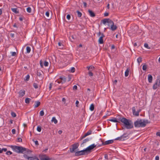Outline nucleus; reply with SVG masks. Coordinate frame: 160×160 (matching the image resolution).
<instances>
[{"label":"nucleus","mask_w":160,"mask_h":160,"mask_svg":"<svg viewBox=\"0 0 160 160\" xmlns=\"http://www.w3.org/2000/svg\"><path fill=\"white\" fill-rule=\"evenodd\" d=\"M11 147L14 151L18 153H29L31 152V151L28 149H27L25 148H23L21 146H13L12 145Z\"/></svg>","instance_id":"f257e3e1"},{"label":"nucleus","mask_w":160,"mask_h":160,"mask_svg":"<svg viewBox=\"0 0 160 160\" xmlns=\"http://www.w3.org/2000/svg\"><path fill=\"white\" fill-rule=\"evenodd\" d=\"M118 120L123 123L125 127L127 129H130L133 128V124L131 121L123 117H120Z\"/></svg>","instance_id":"f03ea898"},{"label":"nucleus","mask_w":160,"mask_h":160,"mask_svg":"<svg viewBox=\"0 0 160 160\" xmlns=\"http://www.w3.org/2000/svg\"><path fill=\"white\" fill-rule=\"evenodd\" d=\"M149 123L147 120L138 119L134 122V125L136 128L144 127Z\"/></svg>","instance_id":"7ed1b4c3"},{"label":"nucleus","mask_w":160,"mask_h":160,"mask_svg":"<svg viewBox=\"0 0 160 160\" xmlns=\"http://www.w3.org/2000/svg\"><path fill=\"white\" fill-rule=\"evenodd\" d=\"M128 138V135L126 133H124L120 137L115 138V140H119V141H124L126 140Z\"/></svg>","instance_id":"20e7f679"},{"label":"nucleus","mask_w":160,"mask_h":160,"mask_svg":"<svg viewBox=\"0 0 160 160\" xmlns=\"http://www.w3.org/2000/svg\"><path fill=\"white\" fill-rule=\"evenodd\" d=\"M87 155H88L85 149L81 151H77L75 153V156H79Z\"/></svg>","instance_id":"39448f33"},{"label":"nucleus","mask_w":160,"mask_h":160,"mask_svg":"<svg viewBox=\"0 0 160 160\" xmlns=\"http://www.w3.org/2000/svg\"><path fill=\"white\" fill-rule=\"evenodd\" d=\"M79 146L78 143H76L72 145V147L69 148L71 152L73 153L75 152V150L78 148Z\"/></svg>","instance_id":"423d86ee"},{"label":"nucleus","mask_w":160,"mask_h":160,"mask_svg":"<svg viewBox=\"0 0 160 160\" xmlns=\"http://www.w3.org/2000/svg\"><path fill=\"white\" fill-rule=\"evenodd\" d=\"M96 146V145H95L94 144H93L85 148V149L87 153V154H88V153H90L91 152V150L93 149Z\"/></svg>","instance_id":"0eeeda50"},{"label":"nucleus","mask_w":160,"mask_h":160,"mask_svg":"<svg viewBox=\"0 0 160 160\" xmlns=\"http://www.w3.org/2000/svg\"><path fill=\"white\" fill-rule=\"evenodd\" d=\"M23 157L28 160H39L38 158L35 156L29 157L26 154L23 155Z\"/></svg>","instance_id":"6e6552de"},{"label":"nucleus","mask_w":160,"mask_h":160,"mask_svg":"<svg viewBox=\"0 0 160 160\" xmlns=\"http://www.w3.org/2000/svg\"><path fill=\"white\" fill-rule=\"evenodd\" d=\"M160 85V80L159 79H157L155 83L153 85V88L154 90L156 89Z\"/></svg>","instance_id":"1a4fd4ad"},{"label":"nucleus","mask_w":160,"mask_h":160,"mask_svg":"<svg viewBox=\"0 0 160 160\" xmlns=\"http://www.w3.org/2000/svg\"><path fill=\"white\" fill-rule=\"evenodd\" d=\"M59 79L61 80V82H59L58 80H56L55 82L58 83H61L62 84H63L65 83L66 81V79L64 76L60 77Z\"/></svg>","instance_id":"9d476101"},{"label":"nucleus","mask_w":160,"mask_h":160,"mask_svg":"<svg viewBox=\"0 0 160 160\" xmlns=\"http://www.w3.org/2000/svg\"><path fill=\"white\" fill-rule=\"evenodd\" d=\"M113 141H114L113 140H108L104 142H103L102 141V145H106L110 144L113 143Z\"/></svg>","instance_id":"9b49d317"},{"label":"nucleus","mask_w":160,"mask_h":160,"mask_svg":"<svg viewBox=\"0 0 160 160\" xmlns=\"http://www.w3.org/2000/svg\"><path fill=\"white\" fill-rule=\"evenodd\" d=\"M132 111L133 114L134 115L137 116H139V113L138 112V111H136L135 108V107H133L132 108Z\"/></svg>","instance_id":"f8f14e48"},{"label":"nucleus","mask_w":160,"mask_h":160,"mask_svg":"<svg viewBox=\"0 0 160 160\" xmlns=\"http://www.w3.org/2000/svg\"><path fill=\"white\" fill-rule=\"evenodd\" d=\"M88 12H89V15L91 17H93L95 16V14L92 10L89 9L88 10Z\"/></svg>","instance_id":"ddd939ff"},{"label":"nucleus","mask_w":160,"mask_h":160,"mask_svg":"<svg viewBox=\"0 0 160 160\" xmlns=\"http://www.w3.org/2000/svg\"><path fill=\"white\" fill-rule=\"evenodd\" d=\"M117 28V27L116 25H114V24H113L111 26L110 29L112 31H114L116 30Z\"/></svg>","instance_id":"4468645a"},{"label":"nucleus","mask_w":160,"mask_h":160,"mask_svg":"<svg viewBox=\"0 0 160 160\" xmlns=\"http://www.w3.org/2000/svg\"><path fill=\"white\" fill-rule=\"evenodd\" d=\"M148 76L149 82L150 83L152 82V76L150 74H148Z\"/></svg>","instance_id":"2eb2a0df"},{"label":"nucleus","mask_w":160,"mask_h":160,"mask_svg":"<svg viewBox=\"0 0 160 160\" xmlns=\"http://www.w3.org/2000/svg\"><path fill=\"white\" fill-rule=\"evenodd\" d=\"M40 105V102L39 101L35 102V104L34 105V108H36L39 106Z\"/></svg>","instance_id":"dca6fc26"},{"label":"nucleus","mask_w":160,"mask_h":160,"mask_svg":"<svg viewBox=\"0 0 160 160\" xmlns=\"http://www.w3.org/2000/svg\"><path fill=\"white\" fill-rule=\"evenodd\" d=\"M129 71L130 69L128 68H127L125 72V76L126 77H127L128 76Z\"/></svg>","instance_id":"f3484780"},{"label":"nucleus","mask_w":160,"mask_h":160,"mask_svg":"<svg viewBox=\"0 0 160 160\" xmlns=\"http://www.w3.org/2000/svg\"><path fill=\"white\" fill-rule=\"evenodd\" d=\"M25 91L21 90L19 92V95L20 97H22L25 95Z\"/></svg>","instance_id":"a211bd4d"},{"label":"nucleus","mask_w":160,"mask_h":160,"mask_svg":"<svg viewBox=\"0 0 160 160\" xmlns=\"http://www.w3.org/2000/svg\"><path fill=\"white\" fill-rule=\"evenodd\" d=\"M98 42L100 44H102L103 43V38L102 37H100L99 40H98Z\"/></svg>","instance_id":"6ab92c4d"},{"label":"nucleus","mask_w":160,"mask_h":160,"mask_svg":"<svg viewBox=\"0 0 160 160\" xmlns=\"http://www.w3.org/2000/svg\"><path fill=\"white\" fill-rule=\"evenodd\" d=\"M108 120L115 122H118V121L117 120V119L115 118H113L112 119H109Z\"/></svg>","instance_id":"aec40b11"},{"label":"nucleus","mask_w":160,"mask_h":160,"mask_svg":"<svg viewBox=\"0 0 160 160\" xmlns=\"http://www.w3.org/2000/svg\"><path fill=\"white\" fill-rule=\"evenodd\" d=\"M11 10L13 12L16 14L18 13L19 12L17 10V8H12Z\"/></svg>","instance_id":"412c9836"},{"label":"nucleus","mask_w":160,"mask_h":160,"mask_svg":"<svg viewBox=\"0 0 160 160\" xmlns=\"http://www.w3.org/2000/svg\"><path fill=\"white\" fill-rule=\"evenodd\" d=\"M52 122H53L55 124H56L58 122V120L56 119L55 117H52L51 120Z\"/></svg>","instance_id":"4be33fe9"},{"label":"nucleus","mask_w":160,"mask_h":160,"mask_svg":"<svg viewBox=\"0 0 160 160\" xmlns=\"http://www.w3.org/2000/svg\"><path fill=\"white\" fill-rule=\"evenodd\" d=\"M89 109L91 111H93L94 110V106L93 104H92L91 105Z\"/></svg>","instance_id":"5701e85b"},{"label":"nucleus","mask_w":160,"mask_h":160,"mask_svg":"<svg viewBox=\"0 0 160 160\" xmlns=\"http://www.w3.org/2000/svg\"><path fill=\"white\" fill-rule=\"evenodd\" d=\"M109 20V18L105 19L102 21V23L105 24L106 23H108V20Z\"/></svg>","instance_id":"b1692460"},{"label":"nucleus","mask_w":160,"mask_h":160,"mask_svg":"<svg viewBox=\"0 0 160 160\" xmlns=\"http://www.w3.org/2000/svg\"><path fill=\"white\" fill-rule=\"evenodd\" d=\"M90 140V139L89 138H87L85 139H84L83 140L82 143L81 144V146L83 144L86 143L88 141Z\"/></svg>","instance_id":"393cba45"},{"label":"nucleus","mask_w":160,"mask_h":160,"mask_svg":"<svg viewBox=\"0 0 160 160\" xmlns=\"http://www.w3.org/2000/svg\"><path fill=\"white\" fill-rule=\"evenodd\" d=\"M30 100H31V99L30 98H26L25 100V103L27 104L29 103Z\"/></svg>","instance_id":"a878e982"},{"label":"nucleus","mask_w":160,"mask_h":160,"mask_svg":"<svg viewBox=\"0 0 160 160\" xmlns=\"http://www.w3.org/2000/svg\"><path fill=\"white\" fill-rule=\"evenodd\" d=\"M69 39L71 42H72L75 39L74 37V35H71L69 37Z\"/></svg>","instance_id":"bb28decb"},{"label":"nucleus","mask_w":160,"mask_h":160,"mask_svg":"<svg viewBox=\"0 0 160 160\" xmlns=\"http://www.w3.org/2000/svg\"><path fill=\"white\" fill-rule=\"evenodd\" d=\"M108 22L109 24L108 26L110 25V26L112 25L113 24H114L113 22L111 20L109 19V20H108Z\"/></svg>","instance_id":"cd10ccee"},{"label":"nucleus","mask_w":160,"mask_h":160,"mask_svg":"<svg viewBox=\"0 0 160 160\" xmlns=\"http://www.w3.org/2000/svg\"><path fill=\"white\" fill-rule=\"evenodd\" d=\"M92 131L89 130L87 133H85V135H86L87 136L89 135L92 134Z\"/></svg>","instance_id":"c85d7f7f"},{"label":"nucleus","mask_w":160,"mask_h":160,"mask_svg":"<svg viewBox=\"0 0 160 160\" xmlns=\"http://www.w3.org/2000/svg\"><path fill=\"white\" fill-rule=\"evenodd\" d=\"M31 48L28 46H27L26 48L27 52L29 53L31 51Z\"/></svg>","instance_id":"c756f323"},{"label":"nucleus","mask_w":160,"mask_h":160,"mask_svg":"<svg viewBox=\"0 0 160 160\" xmlns=\"http://www.w3.org/2000/svg\"><path fill=\"white\" fill-rule=\"evenodd\" d=\"M77 13L78 16V17H80L82 16V13L79 12V11H77Z\"/></svg>","instance_id":"7c9ffc66"},{"label":"nucleus","mask_w":160,"mask_h":160,"mask_svg":"<svg viewBox=\"0 0 160 160\" xmlns=\"http://www.w3.org/2000/svg\"><path fill=\"white\" fill-rule=\"evenodd\" d=\"M33 86L35 89H37L38 88V85L37 83H34Z\"/></svg>","instance_id":"2f4dec72"},{"label":"nucleus","mask_w":160,"mask_h":160,"mask_svg":"<svg viewBox=\"0 0 160 160\" xmlns=\"http://www.w3.org/2000/svg\"><path fill=\"white\" fill-rule=\"evenodd\" d=\"M137 60L139 64L142 61V58L140 57H139L137 59Z\"/></svg>","instance_id":"473e14b6"},{"label":"nucleus","mask_w":160,"mask_h":160,"mask_svg":"<svg viewBox=\"0 0 160 160\" xmlns=\"http://www.w3.org/2000/svg\"><path fill=\"white\" fill-rule=\"evenodd\" d=\"M144 46L146 48L148 49H150V47L148 46V44L147 43H145L144 44Z\"/></svg>","instance_id":"72a5a7b5"},{"label":"nucleus","mask_w":160,"mask_h":160,"mask_svg":"<svg viewBox=\"0 0 160 160\" xmlns=\"http://www.w3.org/2000/svg\"><path fill=\"white\" fill-rule=\"evenodd\" d=\"M27 11L28 12L30 13L31 11V8L30 7H28L27 9Z\"/></svg>","instance_id":"f704fd0d"},{"label":"nucleus","mask_w":160,"mask_h":160,"mask_svg":"<svg viewBox=\"0 0 160 160\" xmlns=\"http://www.w3.org/2000/svg\"><path fill=\"white\" fill-rule=\"evenodd\" d=\"M37 130L39 132H40L41 131V127L40 126H38L37 128Z\"/></svg>","instance_id":"c9c22d12"},{"label":"nucleus","mask_w":160,"mask_h":160,"mask_svg":"<svg viewBox=\"0 0 160 160\" xmlns=\"http://www.w3.org/2000/svg\"><path fill=\"white\" fill-rule=\"evenodd\" d=\"M48 64H49V63L48 62H47L46 61H45L44 62V65L45 66L47 67V66H48Z\"/></svg>","instance_id":"e433bc0d"},{"label":"nucleus","mask_w":160,"mask_h":160,"mask_svg":"<svg viewBox=\"0 0 160 160\" xmlns=\"http://www.w3.org/2000/svg\"><path fill=\"white\" fill-rule=\"evenodd\" d=\"M147 68V65L145 64L142 67V69L143 70L145 71L146 70Z\"/></svg>","instance_id":"4c0bfd02"},{"label":"nucleus","mask_w":160,"mask_h":160,"mask_svg":"<svg viewBox=\"0 0 160 160\" xmlns=\"http://www.w3.org/2000/svg\"><path fill=\"white\" fill-rule=\"evenodd\" d=\"M12 154V152L10 151H8L6 153V154L8 155H10Z\"/></svg>","instance_id":"58836bf2"},{"label":"nucleus","mask_w":160,"mask_h":160,"mask_svg":"<svg viewBox=\"0 0 160 160\" xmlns=\"http://www.w3.org/2000/svg\"><path fill=\"white\" fill-rule=\"evenodd\" d=\"M11 115L13 117H14V118L16 116V113L13 112H11Z\"/></svg>","instance_id":"ea45409f"},{"label":"nucleus","mask_w":160,"mask_h":160,"mask_svg":"<svg viewBox=\"0 0 160 160\" xmlns=\"http://www.w3.org/2000/svg\"><path fill=\"white\" fill-rule=\"evenodd\" d=\"M44 112L43 110H42L40 111V114L41 116H43L44 115Z\"/></svg>","instance_id":"a19ab883"},{"label":"nucleus","mask_w":160,"mask_h":160,"mask_svg":"<svg viewBox=\"0 0 160 160\" xmlns=\"http://www.w3.org/2000/svg\"><path fill=\"white\" fill-rule=\"evenodd\" d=\"M30 76L29 74H28L26 77V79H25L26 81H28L29 79Z\"/></svg>","instance_id":"79ce46f5"},{"label":"nucleus","mask_w":160,"mask_h":160,"mask_svg":"<svg viewBox=\"0 0 160 160\" xmlns=\"http://www.w3.org/2000/svg\"><path fill=\"white\" fill-rule=\"evenodd\" d=\"M40 160H50V159L48 158H41Z\"/></svg>","instance_id":"37998d69"},{"label":"nucleus","mask_w":160,"mask_h":160,"mask_svg":"<svg viewBox=\"0 0 160 160\" xmlns=\"http://www.w3.org/2000/svg\"><path fill=\"white\" fill-rule=\"evenodd\" d=\"M86 137H87V136L86 135H85V134L84 135H83L81 137H80V140H82L84 138H85Z\"/></svg>","instance_id":"c03bdc74"},{"label":"nucleus","mask_w":160,"mask_h":160,"mask_svg":"<svg viewBox=\"0 0 160 160\" xmlns=\"http://www.w3.org/2000/svg\"><path fill=\"white\" fill-rule=\"evenodd\" d=\"M71 72H75V68L74 67H72L71 68Z\"/></svg>","instance_id":"a18cd8bd"},{"label":"nucleus","mask_w":160,"mask_h":160,"mask_svg":"<svg viewBox=\"0 0 160 160\" xmlns=\"http://www.w3.org/2000/svg\"><path fill=\"white\" fill-rule=\"evenodd\" d=\"M88 74L90 76H92L93 75V73L91 71H89Z\"/></svg>","instance_id":"49530a36"},{"label":"nucleus","mask_w":160,"mask_h":160,"mask_svg":"<svg viewBox=\"0 0 160 160\" xmlns=\"http://www.w3.org/2000/svg\"><path fill=\"white\" fill-rule=\"evenodd\" d=\"M45 15L47 17H49V12L48 11L46 12L45 13Z\"/></svg>","instance_id":"de8ad7c7"},{"label":"nucleus","mask_w":160,"mask_h":160,"mask_svg":"<svg viewBox=\"0 0 160 160\" xmlns=\"http://www.w3.org/2000/svg\"><path fill=\"white\" fill-rule=\"evenodd\" d=\"M11 53H12V56H15L16 54V52H11Z\"/></svg>","instance_id":"09e8293b"},{"label":"nucleus","mask_w":160,"mask_h":160,"mask_svg":"<svg viewBox=\"0 0 160 160\" xmlns=\"http://www.w3.org/2000/svg\"><path fill=\"white\" fill-rule=\"evenodd\" d=\"M67 18L68 20H70L71 18L70 15L69 14L67 15Z\"/></svg>","instance_id":"8fccbe9b"},{"label":"nucleus","mask_w":160,"mask_h":160,"mask_svg":"<svg viewBox=\"0 0 160 160\" xmlns=\"http://www.w3.org/2000/svg\"><path fill=\"white\" fill-rule=\"evenodd\" d=\"M12 133L13 134H15L16 130L14 129H13L12 130Z\"/></svg>","instance_id":"3c124183"},{"label":"nucleus","mask_w":160,"mask_h":160,"mask_svg":"<svg viewBox=\"0 0 160 160\" xmlns=\"http://www.w3.org/2000/svg\"><path fill=\"white\" fill-rule=\"evenodd\" d=\"M33 141L34 142L35 144L36 145H39V143H38V141H37V140L34 141V140H33Z\"/></svg>","instance_id":"603ef678"},{"label":"nucleus","mask_w":160,"mask_h":160,"mask_svg":"<svg viewBox=\"0 0 160 160\" xmlns=\"http://www.w3.org/2000/svg\"><path fill=\"white\" fill-rule=\"evenodd\" d=\"M52 83H51L49 84V90H51L52 86Z\"/></svg>","instance_id":"864d4df0"},{"label":"nucleus","mask_w":160,"mask_h":160,"mask_svg":"<svg viewBox=\"0 0 160 160\" xmlns=\"http://www.w3.org/2000/svg\"><path fill=\"white\" fill-rule=\"evenodd\" d=\"M40 66H41V67H42V68H43V64H42V60H41L40 61Z\"/></svg>","instance_id":"5fc2aeb1"},{"label":"nucleus","mask_w":160,"mask_h":160,"mask_svg":"<svg viewBox=\"0 0 160 160\" xmlns=\"http://www.w3.org/2000/svg\"><path fill=\"white\" fill-rule=\"evenodd\" d=\"M42 74L40 72H38L37 73V76H40Z\"/></svg>","instance_id":"6e6d98bb"},{"label":"nucleus","mask_w":160,"mask_h":160,"mask_svg":"<svg viewBox=\"0 0 160 160\" xmlns=\"http://www.w3.org/2000/svg\"><path fill=\"white\" fill-rule=\"evenodd\" d=\"M18 142H22V140L21 138H18Z\"/></svg>","instance_id":"4d7b16f0"},{"label":"nucleus","mask_w":160,"mask_h":160,"mask_svg":"<svg viewBox=\"0 0 160 160\" xmlns=\"http://www.w3.org/2000/svg\"><path fill=\"white\" fill-rule=\"evenodd\" d=\"M79 101H78V100H77L76 102V106L77 107H78V105L79 104Z\"/></svg>","instance_id":"13d9d810"},{"label":"nucleus","mask_w":160,"mask_h":160,"mask_svg":"<svg viewBox=\"0 0 160 160\" xmlns=\"http://www.w3.org/2000/svg\"><path fill=\"white\" fill-rule=\"evenodd\" d=\"M104 158L106 159H108V155L107 154H105L104 155Z\"/></svg>","instance_id":"bf43d9fd"},{"label":"nucleus","mask_w":160,"mask_h":160,"mask_svg":"<svg viewBox=\"0 0 160 160\" xmlns=\"http://www.w3.org/2000/svg\"><path fill=\"white\" fill-rule=\"evenodd\" d=\"M109 14L108 13L106 12L104 13V16L105 17L107 16Z\"/></svg>","instance_id":"052dcab7"},{"label":"nucleus","mask_w":160,"mask_h":160,"mask_svg":"<svg viewBox=\"0 0 160 160\" xmlns=\"http://www.w3.org/2000/svg\"><path fill=\"white\" fill-rule=\"evenodd\" d=\"M77 89V86L76 85H74L73 87V89L76 90Z\"/></svg>","instance_id":"680f3d73"},{"label":"nucleus","mask_w":160,"mask_h":160,"mask_svg":"<svg viewBox=\"0 0 160 160\" xmlns=\"http://www.w3.org/2000/svg\"><path fill=\"white\" fill-rule=\"evenodd\" d=\"M156 135L157 136L160 137V132H157Z\"/></svg>","instance_id":"e2e57ef3"},{"label":"nucleus","mask_w":160,"mask_h":160,"mask_svg":"<svg viewBox=\"0 0 160 160\" xmlns=\"http://www.w3.org/2000/svg\"><path fill=\"white\" fill-rule=\"evenodd\" d=\"M83 3L84 4V6L85 8H86L87 7V4L86 2H83Z\"/></svg>","instance_id":"0e129e2a"},{"label":"nucleus","mask_w":160,"mask_h":160,"mask_svg":"<svg viewBox=\"0 0 160 160\" xmlns=\"http://www.w3.org/2000/svg\"><path fill=\"white\" fill-rule=\"evenodd\" d=\"M2 149V151H4V152H6L7 150V149L6 148H3Z\"/></svg>","instance_id":"69168bd1"},{"label":"nucleus","mask_w":160,"mask_h":160,"mask_svg":"<svg viewBox=\"0 0 160 160\" xmlns=\"http://www.w3.org/2000/svg\"><path fill=\"white\" fill-rule=\"evenodd\" d=\"M62 132V130H59L58 131V133L60 134H61Z\"/></svg>","instance_id":"338daca9"},{"label":"nucleus","mask_w":160,"mask_h":160,"mask_svg":"<svg viewBox=\"0 0 160 160\" xmlns=\"http://www.w3.org/2000/svg\"><path fill=\"white\" fill-rule=\"evenodd\" d=\"M159 157L158 156H156L155 157L156 160H159Z\"/></svg>","instance_id":"774afa93"}]
</instances>
